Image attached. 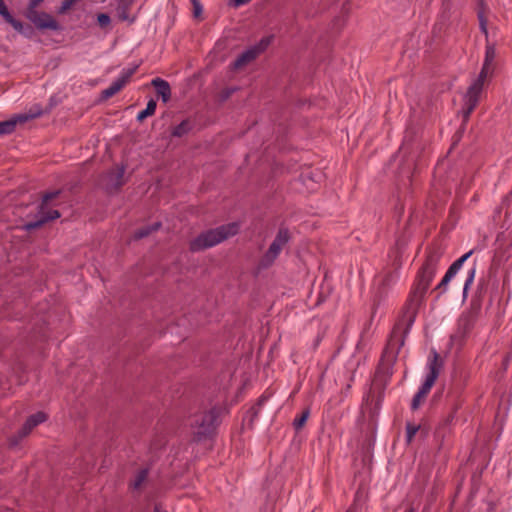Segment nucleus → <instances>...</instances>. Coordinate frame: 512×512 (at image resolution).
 <instances>
[{
  "label": "nucleus",
  "instance_id": "1",
  "mask_svg": "<svg viewBox=\"0 0 512 512\" xmlns=\"http://www.w3.org/2000/svg\"><path fill=\"white\" fill-rule=\"evenodd\" d=\"M441 369H442V361H441L439 355L435 351H433L427 361V365H426L427 372H426L425 380L412 400L411 407L413 410H416L420 407L422 401L427 396L430 389L434 385L436 379L438 378Z\"/></svg>",
  "mask_w": 512,
  "mask_h": 512
},
{
  "label": "nucleus",
  "instance_id": "2",
  "mask_svg": "<svg viewBox=\"0 0 512 512\" xmlns=\"http://www.w3.org/2000/svg\"><path fill=\"white\" fill-rule=\"evenodd\" d=\"M439 260L440 255L437 253H432L427 257L426 262L424 263L418 276L417 286L414 291L415 297L421 298L425 294L436 274Z\"/></svg>",
  "mask_w": 512,
  "mask_h": 512
},
{
  "label": "nucleus",
  "instance_id": "3",
  "mask_svg": "<svg viewBox=\"0 0 512 512\" xmlns=\"http://www.w3.org/2000/svg\"><path fill=\"white\" fill-rule=\"evenodd\" d=\"M487 81L488 79L478 75L469 85L463 97L462 114L464 120H467L469 118L470 114L477 106Z\"/></svg>",
  "mask_w": 512,
  "mask_h": 512
},
{
  "label": "nucleus",
  "instance_id": "4",
  "mask_svg": "<svg viewBox=\"0 0 512 512\" xmlns=\"http://www.w3.org/2000/svg\"><path fill=\"white\" fill-rule=\"evenodd\" d=\"M219 416L220 410L217 408H212L204 414L197 416L192 424L193 434L198 439L210 435L217 425Z\"/></svg>",
  "mask_w": 512,
  "mask_h": 512
},
{
  "label": "nucleus",
  "instance_id": "5",
  "mask_svg": "<svg viewBox=\"0 0 512 512\" xmlns=\"http://www.w3.org/2000/svg\"><path fill=\"white\" fill-rule=\"evenodd\" d=\"M59 194V191L47 193L43 196L42 203L38 211V219L35 221L24 224L23 228L27 231L33 230L40 227L44 223L50 220H54L60 217V213L55 209L48 208V203L51 199H54Z\"/></svg>",
  "mask_w": 512,
  "mask_h": 512
},
{
  "label": "nucleus",
  "instance_id": "6",
  "mask_svg": "<svg viewBox=\"0 0 512 512\" xmlns=\"http://www.w3.org/2000/svg\"><path fill=\"white\" fill-rule=\"evenodd\" d=\"M479 22L480 28L487 38L484 62L479 76L489 80L492 77L495 69L496 50L495 46L488 40L487 21L482 14H479Z\"/></svg>",
  "mask_w": 512,
  "mask_h": 512
},
{
  "label": "nucleus",
  "instance_id": "7",
  "mask_svg": "<svg viewBox=\"0 0 512 512\" xmlns=\"http://www.w3.org/2000/svg\"><path fill=\"white\" fill-rule=\"evenodd\" d=\"M222 240H224V226L201 233L190 242V249L192 251H200L211 248Z\"/></svg>",
  "mask_w": 512,
  "mask_h": 512
},
{
  "label": "nucleus",
  "instance_id": "8",
  "mask_svg": "<svg viewBox=\"0 0 512 512\" xmlns=\"http://www.w3.org/2000/svg\"><path fill=\"white\" fill-rule=\"evenodd\" d=\"M289 240V234L286 229H280L278 234L276 235L274 241L270 245L267 253L264 255L262 259L263 266H269L273 263V261L280 254L281 250L285 246V244Z\"/></svg>",
  "mask_w": 512,
  "mask_h": 512
},
{
  "label": "nucleus",
  "instance_id": "9",
  "mask_svg": "<svg viewBox=\"0 0 512 512\" xmlns=\"http://www.w3.org/2000/svg\"><path fill=\"white\" fill-rule=\"evenodd\" d=\"M269 39H262L260 43L243 52L233 63V69L238 70L253 61L269 45Z\"/></svg>",
  "mask_w": 512,
  "mask_h": 512
},
{
  "label": "nucleus",
  "instance_id": "10",
  "mask_svg": "<svg viewBox=\"0 0 512 512\" xmlns=\"http://www.w3.org/2000/svg\"><path fill=\"white\" fill-rule=\"evenodd\" d=\"M137 66L123 69L120 75L102 92V96L108 99L119 92L128 82L130 77L135 73Z\"/></svg>",
  "mask_w": 512,
  "mask_h": 512
},
{
  "label": "nucleus",
  "instance_id": "11",
  "mask_svg": "<svg viewBox=\"0 0 512 512\" xmlns=\"http://www.w3.org/2000/svg\"><path fill=\"white\" fill-rule=\"evenodd\" d=\"M28 18L40 29L58 30L59 25L57 21L47 13L37 15L35 10H28Z\"/></svg>",
  "mask_w": 512,
  "mask_h": 512
},
{
  "label": "nucleus",
  "instance_id": "12",
  "mask_svg": "<svg viewBox=\"0 0 512 512\" xmlns=\"http://www.w3.org/2000/svg\"><path fill=\"white\" fill-rule=\"evenodd\" d=\"M46 419H47V416L44 412H37V413L31 415L26 420L23 427L19 431L20 437H25L26 435H28L34 427L45 422Z\"/></svg>",
  "mask_w": 512,
  "mask_h": 512
},
{
  "label": "nucleus",
  "instance_id": "13",
  "mask_svg": "<svg viewBox=\"0 0 512 512\" xmlns=\"http://www.w3.org/2000/svg\"><path fill=\"white\" fill-rule=\"evenodd\" d=\"M124 166H117L107 174V185L110 188H118L124 183Z\"/></svg>",
  "mask_w": 512,
  "mask_h": 512
},
{
  "label": "nucleus",
  "instance_id": "14",
  "mask_svg": "<svg viewBox=\"0 0 512 512\" xmlns=\"http://www.w3.org/2000/svg\"><path fill=\"white\" fill-rule=\"evenodd\" d=\"M0 15L19 33L28 36V33L24 29L23 24L12 17L9 13L6 4L3 0H0Z\"/></svg>",
  "mask_w": 512,
  "mask_h": 512
},
{
  "label": "nucleus",
  "instance_id": "15",
  "mask_svg": "<svg viewBox=\"0 0 512 512\" xmlns=\"http://www.w3.org/2000/svg\"><path fill=\"white\" fill-rule=\"evenodd\" d=\"M152 85L156 89L157 94L161 97L164 103L168 102L171 96V88L167 81L161 78L152 80Z\"/></svg>",
  "mask_w": 512,
  "mask_h": 512
},
{
  "label": "nucleus",
  "instance_id": "16",
  "mask_svg": "<svg viewBox=\"0 0 512 512\" xmlns=\"http://www.w3.org/2000/svg\"><path fill=\"white\" fill-rule=\"evenodd\" d=\"M130 10V2L127 0H120L117 8H116V14L117 17L121 21H127L129 23H133L136 20L135 16H131L129 13Z\"/></svg>",
  "mask_w": 512,
  "mask_h": 512
},
{
  "label": "nucleus",
  "instance_id": "17",
  "mask_svg": "<svg viewBox=\"0 0 512 512\" xmlns=\"http://www.w3.org/2000/svg\"><path fill=\"white\" fill-rule=\"evenodd\" d=\"M473 251H469L467 253H465L463 256H461L459 259H457L450 267L449 269L447 270L446 274L453 278L457 273L458 271L461 269L462 265L464 264V262L466 260H468V258L472 255Z\"/></svg>",
  "mask_w": 512,
  "mask_h": 512
},
{
  "label": "nucleus",
  "instance_id": "18",
  "mask_svg": "<svg viewBox=\"0 0 512 512\" xmlns=\"http://www.w3.org/2000/svg\"><path fill=\"white\" fill-rule=\"evenodd\" d=\"M473 251H469L467 253H465L463 256H461L459 259H457L450 267L449 269L447 270L446 274L453 278L457 273L458 271L461 269L462 265L464 264V262L466 260H468V258L472 255Z\"/></svg>",
  "mask_w": 512,
  "mask_h": 512
},
{
  "label": "nucleus",
  "instance_id": "19",
  "mask_svg": "<svg viewBox=\"0 0 512 512\" xmlns=\"http://www.w3.org/2000/svg\"><path fill=\"white\" fill-rule=\"evenodd\" d=\"M473 251H469L467 253H465L463 256H461L459 259H457L450 267L449 269L447 270L446 274L453 278L457 273L458 271L461 269L462 265L464 264V262L466 260H468V258L472 255Z\"/></svg>",
  "mask_w": 512,
  "mask_h": 512
},
{
  "label": "nucleus",
  "instance_id": "20",
  "mask_svg": "<svg viewBox=\"0 0 512 512\" xmlns=\"http://www.w3.org/2000/svg\"><path fill=\"white\" fill-rule=\"evenodd\" d=\"M156 106H157L156 102L154 100H150L147 103L146 108L138 113L137 119L139 121H142L146 117L153 115L155 113Z\"/></svg>",
  "mask_w": 512,
  "mask_h": 512
},
{
  "label": "nucleus",
  "instance_id": "21",
  "mask_svg": "<svg viewBox=\"0 0 512 512\" xmlns=\"http://www.w3.org/2000/svg\"><path fill=\"white\" fill-rule=\"evenodd\" d=\"M147 475H148V470L147 469H142L140 470L134 477L133 481H132V488L133 489H139L142 484L145 482V480L147 479Z\"/></svg>",
  "mask_w": 512,
  "mask_h": 512
},
{
  "label": "nucleus",
  "instance_id": "22",
  "mask_svg": "<svg viewBox=\"0 0 512 512\" xmlns=\"http://www.w3.org/2000/svg\"><path fill=\"white\" fill-rule=\"evenodd\" d=\"M17 119L1 121L0 122V135L10 134L14 131Z\"/></svg>",
  "mask_w": 512,
  "mask_h": 512
},
{
  "label": "nucleus",
  "instance_id": "23",
  "mask_svg": "<svg viewBox=\"0 0 512 512\" xmlns=\"http://www.w3.org/2000/svg\"><path fill=\"white\" fill-rule=\"evenodd\" d=\"M160 227V223L157 222L153 225H149L147 227L141 228L134 234L135 239H141L148 236L152 231L157 230Z\"/></svg>",
  "mask_w": 512,
  "mask_h": 512
},
{
  "label": "nucleus",
  "instance_id": "24",
  "mask_svg": "<svg viewBox=\"0 0 512 512\" xmlns=\"http://www.w3.org/2000/svg\"><path fill=\"white\" fill-rule=\"evenodd\" d=\"M188 130H189V123L187 121H183L174 127V129L172 131V135L176 136V137H181L184 134H186Z\"/></svg>",
  "mask_w": 512,
  "mask_h": 512
},
{
  "label": "nucleus",
  "instance_id": "25",
  "mask_svg": "<svg viewBox=\"0 0 512 512\" xmlns=\"http://www.w3.org/2000/svg\"><path fill=\"white\" fill-rule=\"evenodd\" d=\"M240 229V224L238 222H233L226 225V238L229 236H234L238 233Z\"/></svg>",
  "mask_w": 512,
  "mask_h": 512
},
{
  "label": "nucleus",
  "instance_id": "26",
  "mask_svg": "<svg viewBox=\"0 0 512 512\" xmlns=\"http://www.w3.org/2000/svg\"><path fill=\"white\" fill-rule=\"evenodd\" d=\"M475 272H476L475 268L470 269L469 272H468V276H467V279H466V281L464 283V287H463V294H464V296L466 295L470 285L474 281Z\"/></svg>",
  "mask_w": 512,
  "mask_h": 512
},
{
  "label": "nucleus",
  "instance_id": "27",
  "mask_svg": "<svg viewBox=\"0 0 512 512\" xmlns=\"http://www.w3.org/2000/svg\"><path fill=\"white\" fill-rule=\"evenodd\" d=\"M97 22L100 27L105 28V27L109 26L111 19L108 14L100 13L97 15Z\"/></svg>",
  "mask_w": 512,
  "mask_h": 512
},
{
  "label": "nucleus",
  "instance_id": "28",
  "mask_svg": "<svg viewBox=\"0 0 512 512\" xmlns=\"http://www.w3.org/2000/svg\"><path fill=\"white\" fill-rule=\"evenodd\" d=\"M419 426L408 424L407 425V442H411L415 434L417 433Z\"/></svg>",
  "mask_w": 512,
  "mask_h": 512
},
{
  "label": "nucleus",
  "instance_id": "29",
  "mask_svg": "<svg viewBox=\"0 0 512 512\" xmlns=\"http://www.w3.org/2000/svg\"><path fill=\"white\" fill-rule=\"evenodd\" d=\"M308 415H309L308 412H304L299 418H296L294 420V426L296 429H300L303 427V425L305 424V422L308 419Z\"/></svg>",
  "mask_w": 512,
  "mask_h": 512
},
{
  "label": "nucleus",
  "instance_id": "30",
  "mask_svg": "<svg viewBox=\"0 0 512 512\" xmlns=\"http://www.w3.org/2000/svg\"><path fill=\"white\" fill-rule=\"evenodd\" d=\"M193 4V15L194 17H199L202 14V6L198 0H191Z\"/></svg>",
  "mask_w": 512,
  "mask_h": 512
},
{
  "label": "nucleus",
  "instance_id": "31",
  "mask_svg": "<svg viewBox=\"0 0 512 512\" xmlns=\"http://www.w3.org/2000/svg\"><path fill=\"white\" fill-rule=\"evenodd\" d=\"M76 0H64L61 7L58 10L59 14L65 13L71 6L74 4Z\"/></svg>",
  "mask_w": 512,
  "mask_h": 512
},
{
  "label": "nucleus",
  "instance_id": "32",
  "mask_svg": "<svg viewBox=\"0 0 512 512\" xmlns=\"http://www.w3.org/2000/svg\"><path fill=\"white\" fill-rule=\"evenodd\" d=\"M251 0H228V5L233 8H239L248 4Z\"/></svg>",
  "mask_w": 512,
  "mask_h": 512
},
{
  "label": "nucleus",
  "instance_id": "33",
  "mask_svg": "<svg viewBox=\"0 0 512 512\" xmlns=\"http://www.w3.org/2000/svg\"><path fill=\"white\" fill-rule=\"evenodd\" d=\"M451 277H449L447 274L443 277L442 281L439 283L438 287L439 289H446L447 284L451 281Z\"/></svg>",
  "mask_w": 512,
  "mask_h": 512
},
{
  "label": "nucleus",
  "instance_id": "34",
  "mask_svg": "<svg viewBox=\"0 0 512 512\" xmlns=\"http://www.w3.org/2000/svg\"><path fill=\"white\" fill-rule=\"evenodd\" d=\"M43 0H30L29 2V9L30 11H33L36 9V7L42 2Z\"/></svg>",
  "mask_w": 512,
  "mask_h": 512
},
{
  "label": "nucleus",
  "instance_id": "35",
  "mask_svg": "<svg viewBox=\"0 0 512 512\" xmlns=\"http://www.w3.org/2000/svg\"><path fill=\"white\" fill-rule=\"evenodd\" d=\"M154 512H166V510L160 504H157L154 507Z\"/></svg>",
  "mask_w": 512,
  "mask_h": 512
},
{
  "label": "nucleus",
  "instance_id": "36",
  "mask_svg": "<svg viewBox=\"0 0 512 512\" xmlns=\"http://www.w3.org/2000/svg\"><path fill=\"white\" fill-rule=\"evenodd\" d=\"M386 282V279L383 276H380L376 279L377 284H384Z\"/></svg>",
  "mask_w": 512,
  "mask_h": 512
},
{
  "label": "nucleus",
  "instance_id": "37",
  "mask_svg": "<svg viewBox=\"0 0 512 512\" xmlns=\"http://www.w3.org/2000/svg\"><path fill=\"white\" fill-rule=\"evenodd\" d=\"M409 512H412V511H409Z\"/></svg>",
  "mask_w": 512,
  "mask_h": 512
}]
</instances>
